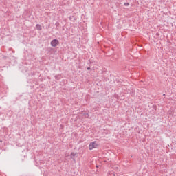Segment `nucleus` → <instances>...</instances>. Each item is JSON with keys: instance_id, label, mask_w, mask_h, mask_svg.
<instances>
[{"instance_id": "0eeeda50", "label": "nucleus", "mask_w": 176, "mask_h": 176, "mask_svg": "<svg viewBox=\"0 0 176 176\" xmlns=\"http://www.w3.org/2000/svg\"><path fill=\"white\" fill-rule=\"evenodd\" d=\"M87 71H89L90 67H87Z\"/></svg>"}, {"instance_id": "423d86ee", "label": "nucleus", "mask_w": 176, "mask_h": 176, "mask_svg": "<svg viewBox=\"0 0 176 176\" xmlns=\"http://www.w3.org/2000/svg\"><path fill=\"white\" fill-rule=\"evenodd\" d=\"M71 156L74 157V156H75V153H71Z\"/></svg>"}, {"instance_id": "f257e3e1", "label": "nucleus", "mask_w": 176, "mask_h": 176, "mask_svg": "<svg viewBox=\"0 0 176 176\" xmlns=\"http://www.w3.org/2000/svg\"><path fill=\"white\" fill-rule=\"evenodd\" d=\"M98 147V144H97V142H92L89 145V151H93V149H96Z\"/></svg>"}, {"instance_id": "7ed1b4c3", "label": "nucleus", "mask_w": 176, "mask_h": 176, "mask_svg": "<svg viewBox=\"0 0 176 176\" xmlns=\"http://www.w3.org/2000/svg\"><path fill=\"white\" fill-rule=\"evenodd\" d=\"M36 28L38 30V31H41L42 30V26L39 24L36 25Z\"/></svg>"}, {"instance_id": "39448f33", "label": "nucleus", "mask_w": 176, "mask_h": 176, "mask_svg": "<svg viewBox=\"0 0 176 176\" xmlns=\"http://www.w3.org/2000/svg\"><path fill=\"white\" fill-rule=\"evenodd\" d=\"M124 6H129V5H130V3H124Z\"/></svg>"}, {"instance_id": "f03ea898", "label": "nucleus", "mask_w": 176, "mask_h": 176, "mask_svg": "<svg viewBox=\"0 0 176 176\" xmlns=\"http://www.w3.org/2000/svg\"><path fill=\"white\" fill-rule=\"evenodd\" d=\"M50 45L52 47H56V46H58V45H60V41H58V39H53L51 41Z\"/></svg>"}, {"instance_id": "6e6552de", "label": "nucleus", "mask_w": 176, "mask_h": 176, "mask_svg": "<svg viewBox=\"0 0 176 176\" xmlns=\"http://www.w3.org/2000/svg\"><path fill=\"white\" fill-rule=\"evenodd\" d=\"M0 142H2V140H0Z\"/></svg>"}, {"instance_id": "20e7f679", "label": "nucleus", "mask_w": 176, "mask_h": 176, "mask_svg": "<svg viewBox=\"0 0 176 176\" xmlns=\"http://www.w3.org/2000/svg\"><path fill=\"white\" fill-rule=\"evenodd\" d=\"M110 175H111V176H116V173H111L110 174Z\"/></svg>"}]
</instances>
